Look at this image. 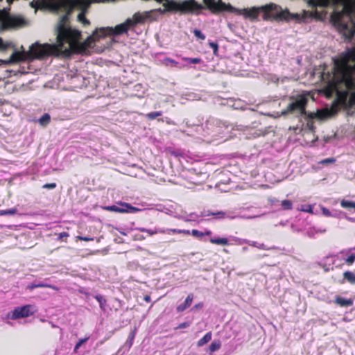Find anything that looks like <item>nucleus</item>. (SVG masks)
I'll list each match as a JSON object with an SVG mask.
<instances>
[{
    "mask_svg": "<svg viewBox=\"0 0 355 355\" xmlns=\"http://www.w3.org/2000/svg\"><path fill=\"white\" fill-rule=\"evenodd\" d=\"M340 205L348 210L355 209V201H340Z\"/></svg>",
    "mask_w": 355,
    "mask_h": 355,
    "instance_id": "nucleus-22",
    "label": "nucleus"
},
{
    "mask_svg": "<svg viewBox=\"0 0 355 355\" xmlns=\"http://www.w3.org/2000/svg\"><path fill=\"white\" fill-rule=\"evenodd\" d=\"M227 26H228V28H229L230 30H232V28H233V26H233V24H232L229 23V24H227Z\"/></svg>",
    "mask_w": 355,
    "mask_h": 355,
    "instance_id": "nucleus-48",
    "label": "nucleus"
},
{
    "mask_svg": "<svg viewBox=\"0 0 355 355\" xmlns=\"http://www.w3.org/2000/svg\"><path fill=\"white\" fill-rule=\"evenodd\" d=\"M343 277L351 284H355V274L351 271H345L343 273Z\"/></svg>",
    "mask_w": 355,
    "mask_h": 355,
    "instance_id": "nucleus-17",
    "label": "nucleus"
},
{
    "mask_svg": "<svg viewBox=\"0 0 355 355\" xmlns=\"http://www.w3.org/2000/svg\"><path fill=\"white\" fill-rule=\"evenodd\" d=\"M191 234L196 238H201L204 236V233L198 230H192Z\"/></svg>",
    "mask_w": 355,
    "mask_h": 355,
    "instance_id": "nucleus-31",
    "label": "nucleus"
},
{
    "mask_svg": "<svg viewBox=\"0 0 355 355\" xmlns=\"http://www.w3.org/2000/svg\"><path fill=\"white\" fill-rule=\"evenodd\" d=\"M162 112L161 111L152 112L145 114L146 119L149 120H153L156 117L162 116Z\"/></svg>",
    "mask_w": 355,
    "mask_h": 355,
    "instance_id": "nucleus-24",
    "label": "nucleus"
},
{
    "mask_svg": "<svg viewBox=\"0 0 355 355\" xmlns=\"http://www.w3.org/2000/svg\"><path fill=\"white\" fill-rule=\"evenodd\" d=\"M158 121H164V120H163V119H158Z\"/></svg>",
    "mask_w": 355,
    "mask_h": 355,
    "instance_id": "nucleus-50",
    "label": "nucleus"
},
{
    "mask_svg": "<svg viewBox=\"0 0 355 355\" xmlns=\"http://www.w3.org/2000/svg\"><path fill=\"white\" fill-rule=\"evenodd\" d=\"M166 233L165 234H181V230L180 229H167L165 230Z\"/></svg>",
    "mask_w": 355,
    "mask_h": 355,
    "instance_id": "nucleus-34",
    "label": "nucleus"
},
{
    "mask_svg": "<svg viewBox=\"0 0 355 355\" xmlns=\"http://www.w3.org/2000/svg\"><path fill=\"white\" fill-rule=\"evenodd\" d=\"M254 137H259L261 135V131L259 130V131H254V134H253Z\"/></svg>",
    "mask_w": 355,
    "mask_h": 355,
    "instance_id": "nucleus-45",
    "label": "nucleus"
},
{
    "mask_svg": "<svg viewBox=\"0 0 355 355\" xmlns=\"http://www.w3.org/2000/svg\"><path fill=\"white\" fill-rule=\"evenodd\" d=\"M335 137V135L333 136H327L324 137V140L325 143L330 142L332 139Z\"/></svg>",
    "mask_w": 355,
    "mask_h": 355,
    "instance_id": "nucleus-41",
    "label": "nucleus"
},
{
    "mask_svg": "<svg viewBox=\"0 0 355 355\" xmlns=\"http://www.w3.org/2000/svg\"><path fill=\"white\" fill-rule=\"evenodd\" d=\"M322 209L323 211V213L326 215V216H329V210H327L326 208L324 207H322Z\"/></svg>",
    "mask_w": 355,
    "mask_h": 355,
    "instance_id": "nucleus-44",
    "label": "nucleus"
},
{
    "mask_svg": "<svg viewBox=\"0 0 355 355\" xmlns=\"http://www.w3.org/2000/svg\"><path fill=\"white\" fill-rule=\"evenodd\" d=\"M266 78L269 82H272V83H279V81H281L282 83H284L286 80H287L288 79L287 77H283V78H279V77H277V75L272 74V73L268 74L266 76Z\"/></svg>",
    "mask_w": 355,
    "mask_h": 355,
    "instance_id": "nucleus-14",
    "label": "nucleus"
},
{
    "mask_svg": "<svg viewBox=\"0 0 355 355\" xmlns=\"http://www.w3.org/2000/svg\"><path fill=\"white\" fill-rule=\"evenodd\" d=\"M218 126L216 127V130L214 131L215 133H223V132H228V125H226L225 123H219Z\"/></svg>",
    "mask_w": 355,
    "mask_h": 355,
    "instance_id": "nucleus-21",
    "label": "nucleus"
},
{
    "mask_svg": "<svg viewBox=\"0 0 355 355\" xmlns=\"http://www.w3.org/2000/svg\"><path fill=\"white\" fill-rule=\"evenodd\" d=\"M209 241L212 244L227 245H228V239L227 238H211Z\"/></svg>",
    "mask_w": 355,
    "mask_h": 355,
    "instance_id": "nucleus-16",
    "label": "nucleus"
},
{
    "mask_svg": "<svg viewBox=\"0 0 355 355\" xmlns=\"http://www.w3.org/2000/svg\"><path fill=\"white\" fill-rule=\"evenodd\" d=\"M336 159L334 158H327L319 162L320 164H328L334 163Z\"/></svg>",
    "mask_w": 355,
    "mask_h": 355,
    "instance_id": "nucleus-32",
    "label": "nucleus"
},
{
    "mask_svg": "<svg viewBox=\"0 0 355 355\" xmlns=\"http://www.w3.org/2000/svg\"><path fill=\"white\" fill-rule=\"evenodd\" d=\"M141 232L148 233L150 236H153L156 234H165L166 231L164 229H155V230H150V229H141Z\"/></svg>",
    "mask_w": 355,
    "mask_h": 355,
    "instance_id": "nucleus-20",
    "label": "nucleus"
},
{
    "mask_svg": "<svg viewBox=\"0 0 355 355\" xmlns=\"http://www.w3.org/2000/svg\"><path fill=\"white\" fill-rule=\"evenodd\" d=\"M68 236H69V234L67 232H61L58 235L59 239H62L64 237L67 238Z\"/></svg>",
    "mask_w": 355,
    "mask_h": 355,
    "instance_id": "nucleus-40",
    "label": "nucleus"
},
{
    "mask_svg": "<svg viewBox=\"0 0 355 355\" xmlns=\"http://www.w3.org/2000/svg\"><path fill=\"white\" fill-rule=\"evenodd\" d=\"M221 347V342L219 340L213 341L207 349V353L212 355L214 352L218 350Z\"/></svg>",
    "mask_w": 355,
    "mask_h": 355,
    "instance_id": "nucleus-13",
    "label": "nucleus"
},
{
    "mask_svg": "<svg viewBox=\"0 0 355 355\" xmlns=\"http://www.w3.org/2000/svg\"><path fill=\"white\" fill-rule=\"evenodd\" d=\"M189 322H182L180 324H179L178 327H177L178 329H184V328H187L189 326Z\"/></svg>",
    "mask_w": 355,
    "mask_h": 355,
    "instance_id": "nucleus-37",
    "label": "nucleus"
},
{
    "mask_svg": "<svg viewBox=\"0 0 355 355\" xmlns=\"http://www.w3.org/2000/svg\"><path fill=\"white\" fill-rule=\"evenodd\" d=\"M36 312L35 306L32 304H26L22 306H18L12 311L11 318L17 320L19 318H25L33 315Z\"/></svg>",
    "mask_w": 355,
    "mask_h": 355,
    "instance_id": "nucleus-5",
    "label": "nucleus"
},
{
    "mask_svg": "<svg viewBox=\"0 0 355 355\" xmlns=\"http://www.w3.org/2000/svg\"><path fill=\"white\" fill-rule=\"evenodd\" d=\"M352 8H355V2H352Z\"/></svg>",
    "mask_w": 355,
    "mask_h": 355,
    "instance_id": "nucleus-49",
    "label": "nucleus"
},
{
    "mask_svg": "<svg viewBox=\"0 0 355 355\" xmlns=\"http://www.w3.org/2000/svg\"><path fill=\"white\" fill-rule=\"evenodd\" d=\"M209 46L213 49L214 53L215 55H216L217 52H218V44L216 42H209Z\"/></svg>",
    "mask_w": 355,
    "mask_h": 355,
    "instance_id": "nucleus-33",
    "label": "nucleus"
},
{
    "mask_svg": "<svg viewBox=\"0 0 355 355\" xmlns=\"http://www.w3.org/2000/svg\"><path fill=\"white\" fill-rule=\"evenodd\" d=\"M55 187H56L55 183L46 184L43 186L44 188H47V189H54Z\"/></svg>",
    "mask_w": 355,
    "mask_h": 355,
    "instance_id": "nucleus-39",
    "label": "nucleus"
},
{
    "mask_svg": "<svg viewBox=\"0 0 355 355\" xmlns=\"http://www.w3.org/2000/svg\"><path fill=\"white\" fill-rule=\"evenodd\" d=\"M51 121V116L49 114L46 113L44 114L39 119L38 122L39 123L42 125L45 126L49 123Z\"/></svg>",
    "mask_w": 355,
    "mask_h": 355,
    "instance_id": "nucleus-19",
    "label": "nucleus"
},
{
    "mask_svg": "<svg viewBox=\"0 0 355 355\" xmlns=\"http://www.w3.org/2000/svg\"><path fill=\"white\" fill-rule=\"evenodd\" d=\"M105 209L119 213H136L142 211L144 209L132 206L125 202H119L115 205L107 206Z\"/></svg>",
    "mask_w": 355,
    "mask_h": 355,
    "instance_id": "nucleus-6",
    "label": "nucleus"
},
{
    "mask_svg": "<svg viewBox=\"0 0 355 355\" xmlns=\"http://www.w3.org/2000/svg\"><path fill=\"white\" fill-rule=\"evenodd\" d=\"M334 303L341 307H348L354 304L352 299H345L340 296H336L334 299Z\"/></svg>",
    "mask_w": 355,
    "mask_h": 355,
    "instance_id": "nucleus-10",
    "label": "nucleus"
},
{
    "mask_svg": "<svg viewBox=\"0 0 355 355\" xmlns=\"http://www.w3.org/2000/svg\"><path fill=\"white\" fill-rule=\"evenodd\" d=\"M322 78L328 96L334 92L346 96L349 90L355 89V47L334 58L331 72H324Z\"/></svg>",
    "mask_w": 355,
    "mask_h": 355,
    "instance_id": "nucleus-1",
    "label": "nucleus"
},
{
    "mask_svg": "<svg viewBox=\"0 0 355 355\" xmlns=\"http://www.w3.org/2000/svg\"><path fill=\"white\" fill-rule=\"evenodd\" d=\"M95 299L98 301L99 303L100 307L102 310L105 311V305L106 304V300L105 298H103L101 295H96Z\"/></svg>",
    "mask_w": 355,
    "mask_h": 355,
    "instance_id": "nucleus-26",
    "label": "nucleus"
},
{
    "mask_svg": "<svg viewBox=\"0 0 355 355\" xmlns=\"http://www.w3.org/2000/svg\"><path fill=\"white\" fill-rule=\"evenodd\" d=\"M26 212V209L24 207L19 206V205L13 208L7 209H1L0 210V216L4 215H23Z\"/></svg>",
    "mask_w": 355,
    "mask_h": 355,
    "instance_id": "nucleus-8",
    "label": "nucleus"
},
{
    "mask_svg": "<svg viewBox=\"0 0 355 355\" xmlns=\"http://www.w3.org/2000/svg\"><path fill=\"white\" fill-rule=\"evenodd\" d=\"M212 338V334L211 331L207 332L202 338L197 342L198 347H202L207 343H209Z\"/></svg>",
    "mask_w": 355,
    "mask_h": 355,
    "instance_id": "nucleus-15",
    "label": "nucleus"
},
{
    "mask_svg": "<svg viewBox=\"0 0 355 355\" xmlns=\"http://www.w3.org/2000/svg\"><path fill=\"white\" fill-rule=\"evenodd\" d=\"M108 194L111 198H117L118 193H116L114 189H111L108 191Z\"/></svg>",
    "mask_w": 355,
    "mask_h": 355,
    "instance_id": "nucleus-38",
    "label": "nucleus"
},
{
    "mask_svg": "<svg viewBox=\"0 0 355 355\" xmlns=\"http://www.w3.org/2000/svg\"><path fill=\"white\" fill-rule=\"evenodd\" d=\"M11 46H12V43L11 42L3 41V39L0 37V51H6Z\"/></svg>",
    "mask_w": 355,
    "mask_h": 355,
    "instance_id": "nucleus-23",
    "label": "nucleus"
},
{
    "mask_svg": "<svg viewBox=\"0 0 355 355\" xmlns=\"http://www.w3.org/2000/svg\"><path fill=\"white\" fill-rule=\"evenodd\" d=\"M193 299V295L192 293L189 294L185 299L184 302L177 306V311L178 313H181L189 308L192 304Z\"/></svg>",
    "mask_w": 355,
    "mask_h": 355,
    "instance_id": "nucleus-9",
    "label": "nucleus"
},
{
    "mask_svg": "<svg viewBox=\"0 0 355 355\" xmlns=\"http://www.w3.org/2000/svg\"><path fill=\"white\" fill-rule=\"evenodd\" d=\"M281 206L284 209H291L292 208V201H281Z\"/></svg>",
    "mask_w": 355,
    "mask_h": 355,
    "instance_id": "nucleus-28",
    "label": "nucleus"
},
{
    "mask_svg": "<svg viewBox=\"0 0 355 355\" xmlns=\"http://www.w3.org/2000/svg\"><path fill=\"white\" fill-rule=\"evenodd\" d=\"M193 33L197 38L202 40L205 39V35L201 32L200 30L194 29Z\"/></svg>",
    "mask_w": 355,
    "mask_h": 355,
    "instance_id": "nucleus-29",
    "label": "nucleus"
},
{
    "mask_svg": "<svg viewBox=\"0 0 355 355\" xmlns=\"http://www.w3.org/2000/svg\"><path fill=\"white\" fill-rule=\"evenodd\" d=\"M297 209L304 212H308L314 214L318 213V210H314V205H302L300 208Z\"/></svg>",
    "mask_w": 355,
    "mask_h": 355,
    "instance_id": "nucleus-18",
    "label": "nucleus"
},
{
    "mask_svg": "<svg viewBox=\"0 0 355 355\" xmlns=\"http://www.w3.org/2000/svg\"><path fill=\"white\" fill-rule=\"evenodd\" d=\"M165 121L168 123V124H174V122L173 121H171L170 119L168 118H166L165 119Z\"/></svg>",
    "mask_w": 355,
    "mask_h": 355,
    "instance_id": "nucleus-46",
    "label": "nucleus"
},
{
    "mask_svg": "<svg viewBox=\"0 0 355 355\" xmlns=\"http://www.w3.org/2000/svg\"><path fill=\"white\" fill-rule=\"evenodd\" d=\"M76 238H77V239H78L80 241H93L94 240L93 238L86 237V236H78Z\"/></svg>",
    "mask_w": 355,
    "mask_h": 355,
    "instance_id": "nucleus-35",
    "label": "nucleus"
},
{
    "mask_svg": "<svg viewBox=\"0 0 355 355\" xmlns=\"http://www.w3.org/2000/svg\"><path fill=\"white\" fill-rule=\"evenodd\" d=\"M355 261V254H350L346 259L345 263L348 266H352Z\"/></svg>",
    "mask_w": 355,
    "mask_h": 355,
    "instance_id": "nucleus-30",
    "label": "nucleus"
},
{
    "mask_svg": "<svg viewBox=\"0 0 355 355\" xmlns=\"http://www.w3.org/2000/svg\"><path fill=\"white\" fill-rule=\"evenodd\" d=\"M181 234H186V235H189L190 234H191V232H190L188 230H181Z\"/></svg>",
    "mask_w": 355,
    "mask_h": 355,
    "instance_id": "nucleus-43",
    "label": "nucleus"
},
{
    "mask_svg": "<svg viewBox=\"0 0 355 355\" xmlns=\"http://www.w3.org/2000/svg\"><path fill=\"white\" fill-rule=\"evenodd\" d=\"M307 2L311 7L309 11L311 17L319 19L325 17L326 7L339 5L342 9L334 10L331 23L346 39H352L355 34V8H352V3L355 0H307Z\"/></svg>",
    "mask_w": 355,
    "mask_h": 355,
    "instance_id": "nucleus-2",
    "label": "nucleus"
},
{
    "mask_svg": "<svg viewBox=\"0 0 355 355\" xmlns=\"http://www.w3.org/2000/svg\"><path fill=\"white\" fill-rule=\"evenodd\" d=\"M182 60L189 63V64H197L201 62V59L198 58H187L183 57L182 58Z\"/></svg>",
    "mask_w": 355,
    "mask_h": 355,
    "instance_id": "nucleus-25",
    "label": "nucleus"
},
{
    "mask_svg": "<svg viewBox=\"0 0 355 355\" xmlns=\"http://www.w3.org/2000/svg\"><path fill=\"white\" fill-rule=\"evenodd\" d=\"M307 101L308 98L305 94H297L295 96H291L287 108L282 112V115L291 113L295 114L297 116H308L310 118H313L314 114L311 113L307 114L305 110Z\"/></svg>",
    "mask_w": 355,
    "mask_h": 355,
    "instance_id": "nucleus-4",
    "label": "nucleus"
},
{
    "mask_svg": "<svg viewBox=\"0 0 355 355\" xmlns=\"http://www.w3.org/2000/svg\"><path fill=\"white\" fill-rule=\"evenodd\" d=\"M89 338V336H87L84 338H81L78 340V342L76 344L74 347V352H77V350L79 349V347L85 343H86Z\"/></svg>",
    "mask_w": 355,
    "mask_h": 355,
    "instance_id": "nucleus-27",
    "label": "nucleus"
},
{
    "mask_svg": "<svg viewBox=\"0 0 355 355\" xmlns=\"http://www.w3.org/2000/svg\"><path fill=\"white\" fill-rule=\"evenodd\" d=\"M228 214L227 211L220 210H203L201 211L200 216L205 217L212 216L215 219H223L225 218H233V217L229 216Z\"/></svg>",
    "mask_w": 355,
    "mask_h": 355,
    "instance_id": "nucleus-7",
    "label": "nucleus"
},
{
    "mask_svg": "<svg viewBox=\"0 0 355 355\" xmlns=\"http://www.w3.org/2000/svg\"><path fill=\"white\" fill-rule=\"evenodd\" d=\"M37 288H50L55 291L58 290V288L56 287L55 286L44 284L42 282H40V283L33 282L27 286V289H28L29 291H33V289Z\"/></svg>",
    "mask_w": 355,
    "mask_h": 355,
    "instance_id": "nucleus-11",
    "label": "nucleus"
},
{
    "mask_svg": "<svg viewBox=\"0 0 355 355\" xmlns=\"http://www.w3.org/2000/svg\"><path fill=\"white\" fill-rule=\"evenodd\" d=\"M204 3L213 12L226 11L242 16L245 19L251 21H272L275 19H286L289 17L287 10L274 3L252 6L250 8H237L230 3H225L221 0H203Z\"/></svg>",
    "mask_w": 355,
    "mask_h": 355,
    "instance_id": "nucleus-3",
    "label": "nucleus"
},
{
    "mask_svg": "<svg viewBox=\"0 0 355 355\" xmlns=\"http://www.w3.org/2000/svg\"><path fill=\"white\" fill-rule=\"evenodd\" d=\"M135 331H132L130 334H129V336H128V340H129V342H130V346L132 345V341L135 338Z\"/></svg>",
    "mask_w": 355,
    "mask_h": 355,
    "instance_id": "nucleus-36",
    "label": "nucleus"
},
{
    "mask_svg": "<svg viewBox=\"0 0 355 355\" xmlns=\"http://www.w3.org/2000/svg\"><path fill=\"white\" fill-rule=\"evenodd\" d=\"M162 63L166 67H176L178 69H183L184 67V65L169 58H164L162 60Z\"/></svg>",
    "mask_w": 355,
    "mask_h": 355,
    "instance_id": "nucleus-12",
    "label": "nucleus"
},
{
    "mask_svg": "<svg viewBox=\"0 0 355 355\" xmlns=\"http://www.w3.org/2000/svg\"><path fill=\"white\" fill-rule=\"evenodd\" d=\"M144 300L146 302H149L151 300L150 296L149 295H146L144 296Z\"/></svg>",
    "mask_w": 355,
    "mask_h": 355,
    "instance_id": "nucleus-42",
    "label": "nucleus"
},
{
    "mask_svg": "<svg viewBox=\"0 0 355 355\" xmlns=\"http://www.w3.org/2000/svg\"><path fill=\"white\" fill-rule=\"evenodd\" d=\"M203 233H204V236H209L211 234V232L210 230H208Z\"/></svg>",
    "mask_w": 355,
    "mask_h": 355,
    "instance_id": "nucleus-47",
    "label": "nucleus"
}]
</instances>
